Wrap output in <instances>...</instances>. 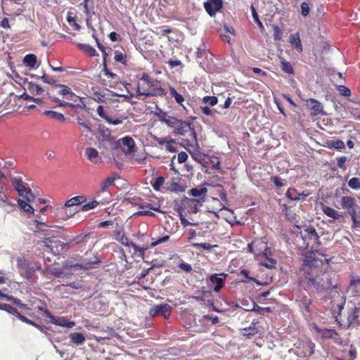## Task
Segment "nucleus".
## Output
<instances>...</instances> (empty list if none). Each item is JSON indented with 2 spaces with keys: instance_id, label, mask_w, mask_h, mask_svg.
Returning <instances> with one entry per match:
<instances>
[{
  "instance_id": "28",
  "label": "nucleus",
  "mask_w": 360,
  "mask_h": 360,
  "mask_svg": "<svg viewBox=\"0 0 360 360\" xmlns=\"http://www.w3.org/2000/svg\"><path fill=\"white\" fill-rule=\"evenodd\" d=\"M12 186L19 195H22V193L25 191V186L21 177H15L12 181Z\"/></svg>"
},
{
  "instance_id": "64",
  "label": "nucleus",
  "mask_w": 360,
  "mask_h": 360,
  "mask_svg": "<svg viewBox=\"0 0 360 360\" xmlns=\"http://www.w3.org/2000/svg\"><path fill=\"white\" fill-rule=\"evenodd\" d=\"M40 79H41L44 83L55 85L56 84V79L53 77H50L47 75L46 74L44 73L42 76L40 77Z\"/></svg>"
},
{
  "instance_id": "32",
  "label": "nucleus",
  "mask_w": 360,
  "mask_h": 360,
  "mask_svg": "<svg viewBox=\"0 0 360 360\" xmlns=\"http://www.w3.org/2000/svg\"><path fill=\"white\" fill-rule=\"evenodd\" d=\"M119 178L120 176L116 173H114L112 176L107 177L101 184V190L103 191H107L109 187L114 184V181Z\"/></svg>"
},
{
  "instance_id": "33",
  "label": "nucleus",
  "mask_w": 360,
  "mask_h": 360,
  "mask_svg": "<svg viewBox=\"0 0 360 360\" xmlns=\"http://www.w3.org/2000/svg\"><path fill=\"white\" fill-rule=\"evenodd\" d=\"M169 91L171 96L175 99V101L180 105H181L187 111V110L183 105V103L184 102V98L183 97V96L179 94L175 89V88L172 86H169Z\"/></svg>"
},
{
  "instance_id": "57",
  "label": "nucleus",
  "mask_w": 360,
  "mask_h": 360,
  "mask_svg": "<svg viewBox=\"0 0 360 360\" xmlns=\"http://www.w3.org/2000/svg\"><path fill=\"white\" fill-rule=\"evenodd\" d=\"M180 120L176 117L169 116L166 117V122L165 123L169 127H174L179 124Z\"/></svg>"
},
{
  "instance_id": "3",
  "label": "nucleus",
  "mask_w": 360,
  "mask_h": 360,
  "mask_svg": "<svg viewBox=\"0 0 360 360\" xmlns=\"http://www.w3.org/2000/svg\"><path fill=\"white\" fill-rule=\"evenodd\" d=\"M149 87L151 89V91H141L139 86H138L137 96L143 95L146 97H150L158 96H164L166 94L165 89L161 86L160 82L158 79H154L150 84Z\"/></svg>"
},
{
  "instance_id": "46",
  "label": "nucleus",
  "mask_w": 360,
  "mask_h": 360,
  "mask_svg": "<svg viewBox=\"0 0 360 360\" xmlns=\"http://www.w3.org/2000/svg\"><path fill=\"white\" fill-rule=\"evenodd\" d=\"M251 11H252V15L255 22L258 25V27L261 31L264 30V27L262 22H261V20H259L258 13L256 11V8H255V6L253 5L251 6Z\"/></svg>"
},
{
  "instance_id": "29",
  "label": "nucleus",
  "mask_w": 360,
  "mask_h": 360,
  "mask_svg": "<svg viewBox=\"0 0 360 360\" xmlns=\"http://www.w3.org/2000/svg\"><path fill=\"white\" fill-rule=\"evenodd\" d=\"M241 307L243 309H244L246 311H254V309H252L253 307L256 306V302L251 298L249 299H243L241 302ZM237 307H240V306L237 304Z\"/></svg>"
},
{
  "instance_id": "12",
  "label": "nucleus",
  "mask_w": 360,
  "mask_h": 360,
  "mask_svg": "<svg viewBox=\"0 0 360 360\" xmlns=\"http://www.w3.org/2000/svg\"><path fill=\"white\" fill-rule=\"evenodd\" d=\"M188 152L191 153L192 158L198 163H200L202 166V171L205 174H212V172L209 170L207 167V165L209 164L208 161L205 160V155L204 153H202L199 151L196 153H192L188 150Z\"/></svg>"
},
{
  "instance_id": "45",
  "label": "nucleus",
  "mask_w": 360,
  "mask_h": 360,
  "mask_svg": "<svg viewBox=\"0 0 360 360\" xmlns=\"http://www.w3.org/2000/svg\"><path fill=\"white\" fill-rule=\"evenodd\" d=\"M44 114L48 116H50L51 118L64 121L65 120V117L63 114L58 112L56 111L47 110L44 112Z\"/></svg>"
},
{
  "instance_id": "22",
  "label": "nucleus",
  "mask_w": 360,
  "mask_h": 360,
  "mask_svg": "<svg viewBox=\"0 0 360 360\" xmlns=\"http://www.w3.org/2000/svg\"><path fill=\"white\" fill-rule=\"evenodd\" d=\"M257 254L260 255L264 250L269 249L267 241L265 237L256 238L253 240Z\"/></svg>"
},
{
  "instance_id": "48",
  "label": "nucleus",
  "mask_w": 360,
  "mask_h": 360,
  "mask_svg": "<svg viewBox=\"0 0 360 360\" xmlns=\"http://www.w3.org/2000/svg\"><path fill=\"white\" fill-rule=\"evenodd\" d=\"M170 191L174 193H183L186 188L181 186L179 183L172 181L170 186L168 188Z\"/></svg>"
},
{
  "instance_id": "21",
  "label": "nucleus",
  "mask_w": 360,
  "mask_h": 360,
  "mask_svg": "<svg viewBox=\"0 0 360 360\" xmlns=\"http://www.w3.org/2000/svg\"><path fill=\"white\" fill-rule=\"evenodd\" d=\"M308 195V193H297V190L292 188H289L285 193L286 198L293 201L304 199L307 197Z\"/></svg>"
},
{
  "instance_id": "10",
  "label": "nucleus",
  "mask_w": 360,
  "mask_h": 360,
  "mask_svg": "<svg viewBox=\"0 0 360 360\" xmlns=\"http://www.w3.org/2000/svg\"><path fill=\"white\" fill-rule=\"evenodd\" d=\"M307 108L311 110V115L313 116L324 115H326L323 111L322 104L315 98H309L306 101Z\"/></svg>"
},
{
  "instance_id": "41",
  "label": "nucleus",
  "mask_w": 360,
  "mask_h": 360,
  "mask_svg": "<svg viewBox=\"0 0 360 360\" xmlns=\"http://www.w3.org/2000/svg\"><path fill=\"white\" fill-rule=\"evenodd\" d=\"M322 335L324 338L335 339L339 334L335 329L325 328L322 330Z\"/></svg>"
},
{
  "instance_id": "58",
  "label": "nucleus",
  "mask_w": 360,
  "mask_h": 360,
  "mask_svg": "<svg viewBox=\"0 0 360 360\" xmlns=\"http://www.w3.org/2000/svg\"><path fill=\"white\" fill-rule=\"evenodd\" d=\"M315 344L309 340V341H307L305 344V349L308 352V355L309 356H312L314 352H315Z\"/></svg>"
},
{
  "instance_id": "38",
  "label": "nucleus",
  "mask_w": 360,
  "mask_h": 360,
  "mask_svg": "<svg viewBox=\"0 0 360 360\" xmlns=\"http://www.w3.org/2000/svg\"><path fill=\"white\" fill-rule=\"evenodd\" d=\"M191 246L192 248H196V249L202 248V249H203L205 250H207V251L211 250L214 248H217L218 247L217 245H211V244L207 243H192L191 244Z\"/></svg>"
},
{
  "instance_id": "17",
  "label": "nucleus",
  "mask_w": 360,
  "mask_h": 360,
  "mask_svg": "<svg viewBox=\"0 0 360 360\" xmlns=\"http://www.w3.org/2000/svg\"><path fill=\"white\" fill-rule=\"evenodd\" d=\"M262 253L263 256L269 261V262L271 263V264H268L266 262H260L259 264L268 269H276L277 261L275 259L271 257L272 253L269 248L267 249V250H264Z\"/></svg>"
},
{
  "instance_id": "40",
  "label": "nucleus",
  "mask_w": 360,
  "mask_h": 360,
  "mask_svg": "<svg viewBox=\"0 0 360 360\" xmlns=\"http://www.w3.org/2000/svg\"><path fill=\"white\" fill-rule=\"evenodd\" d=\"M130 245H131V248H133L134 252H138L139 257H141L142 259H143V257H144L146 250H147L148 248H150V245L149 246H146V245L139 246V245H137L136 244H135L134 243H130Z\"/></svg>"
},
{
  "instance_id": "47",
  "label": "nucleus",
  "mask_w": 360,
  "mask_h": 360,
  "mask_svg": "<svg viewBox=\"0 0 360 360\" xmlns=\"http://www.w3.org/2000/svg\"><path fill=\"white\" fill-rule=\"evenodd\" d=\"M202 102L213 107L217 104L218 98L215 96H205L202 98Z\"/></svg>"
},
{
  "instance_id": "49",
  "label": "nucleus",
  "mask_w": 360,
  "mask_h": 360,
  "mask_svg": "<svg viewBox=\"0 0 360 360\" xmlns=\"http://www.w3.org/2000/svg\"><path fill=\"white\" fill-rule=\"evenodd\" d=\"M103 72L105 76L108 77L109 78H110L112 79H118V76L115 73H113L108 70V68L107 67L106 60L105 58L103 60Z\"/></svg>"
},
{
  "instance_id": "26",
  "label": "nucleus",
  "mask_w": 360,
  "mask_h": 360,
  "mask_svg": "<svg viewBox=\"0 0 360 360\" xmlns=\"http://www.w3.org/2000/svg\"><path fill=\"white\" fill-rule=\"evenodd\" d=\"M69 338L73 344L78 346L82 345L86 340L85 335L82 333H70Z\"/></svg>"
},
{
  "instance_id": "63",
  "label": "nucleus",
  "mask_w": 360,
  "mask_h": 360,
  "mask_svg": "<svg viewBox=\"0 0 360 360\" xmlns=\"http://www.w3.org/2000/svg\"><path fill=\"white\" fill-rule=\"evenodd\" d=\"M126 58H127V56H126L125 54H123L122 53L117 51L115 53V56L114 57V60L116 62L121 63L125 65L126 63H127Z\"/></svg>"
},
{
  "instance_id": "59",
  "label": "nucleus",
  "mask_w": 360,
  "mask_h": 360,
  "mask_svg": "<svg viewBox=\"0 0 360 360\" xmlns=\"http://www.w3.org/2000/svg\"><path fill=\"white\" fill-rule=\"evenodd\" d=\"M169 235H166V236H164L162 237H160L157 240L153 242L150 243V248H155L156 247L157 245L162 243H165L167 241H168L169 240Z\"/></svg>"
},
{
  "instance_id": "5",
  "label": "nucleus",
  "mask_w": 360,
  "mask_h": 360,
  "mask_svg": "<svg viewBox=\"0 0 360 360\" xmlns=\"http://www.w3.org/2000/svg\"><path fill=\"white\" fill-rule=\"evenodd\" d=\"M335 320L338 322L340 327H343L344 328L347 329L360 326L359 311L356 307L352 308L348 311L347 323L345 325L341 323L338 316H336Z\"/></svg>"
},
{
  "instance_id": "15",
  "label": "nucleus",
  "mask_w": 360,
  "mask_h": 360,
  "mask_svg": "<svg viewBox=\"0 0 360 360\" xmlns=\"http://www.w3.org/2000/svg\"><path fill=\"white\" fill-rule=\"evenodd\" d=\"M289 42L292 47L297 52L301 53L302 51L303 48L299 32L290 34L289 37Z\"/></svg>"
},
{
  "instance_id": "4",
  "label": "nucleus",
  "mask_w": 360,
  "mask_h": 360,
  "mask_svg": "<svg viewBox=\"0 0 360 360\" xmlns=\"http://www.w3.org/2000/svg\"><path fill=\"white\" fill-rule=\"evenodd\" d=\"M176 125L177 127L174 132L175 135L186 136L189 133L194 139L195 144H198L195 130L190 122L180 120Z\"/></svg>"
},
{
  "instance_id": "62",
  "label": "nucleus",
  "mask_w": 360,
  "mask_h": 360,
  "mask_svg": "<svg viewBox=\"0 0 360 360\" xmlns=\"http://www.w3.org/2000/svg\"><path fill=\"white\" fill-rule=\"evenodd\" d=\"M312 303V301L311 299L307 298V297H304L302 300V304L303 307L304 308L305 311L307 312H311V304Z\"/></svg>"
},
{
  "instance_id": "43",
  "label": "nucleus",
  "mask_w": 360,
  "mask_h": 360,
  "mask_svg": "<svg viewBox=\"0 0 360 360\" xmlns=\"http://www.w3.org/2000/svg\"><path fill=\"white\" fill-rule=\"evenodd\" d=\"M87 238H89V234H79L75 237H74L72 239L69 240V244L72 245V247L85 241Z\"/></svg>"
},
{
  "instance_id": "55",
  "label": "nucleus",
  "mask_w": 360,
  "mask_h": 360,
  "mask_svg": "<svg viewBox=\"0 0 360 360\" xmlns=\"http://www.w3.org/2000/svg\"><path fill=\"white\" fill-rule=\"evenodd\" d=\"M98 204L99 202L97 200H92L83 205L81 207V210L84 212H86L95 208Z\"/></svg>"
},
{
  "instance_id": "25",
  "label": "nucleus",
  "mask_w": 360,
  "mask_h": 360,
  "mask_svg": "<svg viewBox=\"0 0 360 360\" xmlns=\"http://www.w3.org/2000/svg\"><path fill=\"white\" fill-rule=\"evenodd\" d=\"M24 84L30 93L35 92L37 94L40 95L44 92V89L39 85L28 82L27 79H25Z\"/></svg>"
},
{
  "instance_id": "16",
  "label": "nucleus",
  "mask_w": 360,
  "mask_h": 360,
  "mask_svg": "<svg viewBox=\"0 0 360 360\" xmlns=\"http://www.w3.org/2000/svg\"><path fill=\"white\" fill-rule=\"evenodd\" d=\"M2 311H5L8 314L13 315V316L16 317L19 321L23 323L27 318L25 316L21 314L16 308L12 307L8 304H4Z\"/></svg>"
},
{
  "instance_id": "61",
  "label": "nucleus",
  "mask_w": 360,
  "mask_h": 360,
  "mask_svg": "<svg viewBox=\"0 0 360 360\" xmlns=\"http://www.w3.org/2000/svg\"><path fill=\"white\" fill-rule=\"evenodd\" d=\"M337 89L340 92V95L343 96L347 97L351 95L350 89L344 85L338 86Z\"/></svg>"
},
{
  "instance_id": "13",
  "label": "nucleus",
  "mask_w": 360,
  "mask_h": 360,
  "mask_svg": "<svg viewBox=\"0 0 360 360\" xmlns=\"http://www.w3.org/2000/svg\"><path fill=\"white\" fill-rule=\"evenodd\" d=\"M306 278L308 280V286L314 287L317 293L328 292L329 290V288L325 287L323 283H322V279L317 281L310 275L307 276Z\"/></svg>"
},
{
  "instance_id": "35",
  "label": "nucleus",
  "mask_w": 360,
  "mask_h": 360,
  "mask_svg": "<svg viewBox=\"0 0 360 360\" xmlns=\"http://www.w3.org/2000/svg\"><path fill=\"white\" fill-rule=\"evenodd\" d=\"M323 212L326 216H328L332 219H339V217L340 216L339 212L337 210H335V209H333L329 206L323 207Z\"/></svg>"
},
{
  "instance_id": "2",
  "label": "nucleus",
  "mask_w": 360,
  "mask_h": 360,
  "mask_svg": "<svg viewBox=\"0 0 360 360\" xmlns=\"http://www.w3.org/2000/svg\"><path fill=\"white\" fill-rule=\"evenodd\" d=\"M300 234L306 248H309L310 240H313L315 243H319L320 237L316 229L311 225L306 226L304 231H300Z\"/></svg>"
},
{
  "instance_id": "37",
  "label": "nucleus",
  "mask_w": 360,
  "mask_h": 360,
  "mask_svg": "<svg viewBox=\"0 0 360 360\" xmlns=\"http://www.w3.org/2000/svg\"><path fill=\"white\" fill-rule=\"evenodd\" d=\"M24 323H27L29 325H31V326L37 328L44 335L48 333V331L49 330V328H50L49 327L44 326V325H39V324L37 323L36 322L29 319L28 318H26Z\"/></svg>"
},
{
  "instance_id": "11",
  "label": "nucleus",
  "mask_w": 360,
  "mask_h": 360,
  "mask_svg": "<svg viewBox=\"0 0 360 360\" xmlns=\"http://www.w3.org/2000/svg\"><path fill=\"white\" fill-rule=\"evenodd\" d=\"M172 309V307L169 304L167 303H162L158 305L153 306L149 311V314L150 316L154 317L157 316H162L165 318H168L169 314L167 313Z\"/></svg>"
},
{
  "instance_id": "23",
  "label": "nucleus",
  "mask_w": 360,
  "mask_h": 360,
  "mask_svg": "<svg viewBox=\"0 0 360 360\" xmlns=\"http://www.w3.org/2000/svg\"><path fill=\"white\" fill-rule=\"evenodd\" d=\"M207 192V188L205 186V185H202L200 187H195L193 188H191L188 193L191 196L197 198L199 197V199L203 198L205 200V194Z\"/></svg>"
},
{
  "instance_id": "36",
  "label": "nucleus",
  "mask_w": 360,
  "mask_h": 360,
  "mask_svg": "<svg viewBox=\"0 0 360 360\" xmlns=\"http://www.w3.org/2000/svg\"><path fill=\"white\" fill-rule=\"evenodd\" d=\"M6 205L10 206L11 208H13L15 207V203L11 202L8 200V198L6 195V193L1 191H0V206L5 207Z\"/></svg>"
},
{
  "instance_id": "31",
  "label": "nucleus",
  "mask_w": 360,
  "mask_h": 360,
  "mask_svg": "<svg viewBox=\"0 0 360 360\" xmlns=\"http://www.w3.org/2000/svg\"><path fill=\"white\" fill-rule=\"evenodd\" d=\"M341 205L343 209L350 210V208L355 207V199L351 196H342Z\"/></svg>"
},
{
  "instance_id": "9",
  "label": "nucleus",
  "mask_w": 360,
  "mask_h": 360,
  "mask_svg": "<svg viewBox=\"0 0 360 360\" xmlns=\"http://www.w3.org/2000/svg\"><path fill=\"white\" fill-rule=\"evenodd\" d=\"M223 6L222 0H208L204 3V8L210 16H214Z\"/></svg>"
},
{
  "instance_id": "51",
  "label": "nucleus",
  "mask_w": 360,
  "mask_h": 360,
  "mask_svg": "<svg viewBox=\"0 0 360 360\" xmlns=\"http://www.w3.org/2000/svg\"><path fill=\"white\" fill-rule=\"evenodd\" d=\"M164 182L165 178L162 176H159L155 178V181L152 184V187L155 191H158Z\"/></svg>"
},
{
  "instance_id": "52",
  "label": "nucleus",
  "mask_w": 360,
  "mask_h": 360,
  "mask_svg": "<svg viewBox=\"0 0 360 360\" xmlns=\"http://www.w3.org/2000/svg\"><path fill=\"white\" fill-rule=\"evenodd\" d=\"M34 222L37 224L35 232H46L47 231L46 229L41 228V227H39V226H41L44 227H52L51 226L47 225L42 220H40L39 218L34 219Z\"/></svg>"
},
{
  "instance_id": "20",
  "label": "nucleus",
  "mask_w": 360,
  "mask_h": 360,
  "mask_svg": "<svg viewBox=\"0 0 360 360\" xmlns=\"http://www.w3.org/2000/svg\"><path fill=\"white\" fill-rule=\"evenodd\" d=\"M121 141L122 144L127 147V150L122 149V151L125 154H131L134 153L135 149V142L134 139L130 136H124L122 139H121Z\"/></svg>"
},
{
  "instance_id": "30",
  "label": "nucleus",
  "mask_w": 360,
  "mask_h": 360,
  "mask_svg": "<svg viewBox=\"0 0 360 360\" xmlns=\"http://www.w3.org/2000/svg\"><path fill=\"white\" fill-rule=\"evenodd\" d=\"M255 324L256 323L252 321L248 327L245 328L243 329L245 332L243 333V335L250 339L253 335H256L259 332V330L255 326Z\"/></svg>"
},
{
  "instance_id": "56",
  "label": "nucleus",
  "mask_w": 360,
  "mask_h": 360,
  "mask_svg": "<svg viewBox=\"0 0 360 360\" xmlns=\"http://www.w3.org/2000/svg\"><path fill=\"white\" fill-rule=\"evenodd\" d=\"M55 86H57V87H60V90L58 92L59 94H60L62 96H64L65 97L71 91V89L70 87H68V86L65 85V84H56Z\"/></svg>"
},
{
  "instance_id": "53",
  "label": "nucleus",
  "mask_w": 360,
  "mask_h": 360,
  "mask_svg": "<svg viewBox=\"0 0 360 360\" xmlns=\"http://www.w3.org/2000/svg\"><path fill=\"white\" fill-rule=\"evenodd\" d=\"M22 195L20 196L25 198L28 202H31L34 200V195L30 188H25V191L22 192Z\"/></svg>"
},
{
  "instance_id": "6",
  "label": "nucleus",
  "mask_w": 360,
  "mask_h": 360,
  "mask_svg": "<svg viewBox=\"0 0 360 360\" xmlns=\"http://www.w3.org/2000/svg\"><path fill=\"white\" fill-rule=\"evenodd\" d=\"M17 266L21 276L27 280L32 278L35 269L34 266H30L24 259L20 257L17 259Z\"/></svg>"
},
{
  "instance_id": "18",
  "label": "nucleus",
  "mask_w": 360,
  "mask_h": 360,
  "mask_svg": "<svg viewBox=\"0 0 360 360\" xmlns=\"http://www.w3.org/2000/svg\"><path fill=\"white\" fill-rule=\"evenodd\" d=\"M85 155L88 160H89L94 163L97 164L100 163L102 161L101 158H100L98 155V150L93 147H89L86 148Z\"/></svg>"
},
{
  "instance_id": "27",
  "label": "nucleus",
  "mask_w": 360,
  "mask_h": 360,
  "mask_svg": "<svg viewBox=\"0 0 360 360\" xmlns=\"http://www.w3.org/2000/svg\"><path fill=\"white\" fill-rule=\"evenodd\" d=\"M77 46L80 50L90 56H96L98 55L96 50L89 44L78 43Z\"/></svg>"
},
{
  "instance_id": "60",
  "label": "nucleus",
  "mask_w": 360,
  "mask_h": 360,
  "mask_svg": "<svg viewBox=\"0 0 360 360\" xmlns=\"http://www.w3.org/2000/svg\"><path fill=\"white\" fill-rule=\"evenodd\" d=\"M210 163L212 164V169L217 170V172L221 171V162L217 157H213V158L210 160Z\"/></svg>"
},
{
  "instance_id": "39",
  "label": "nucleus",
  "mask_w": 360,
  "mask_h": 360,
  "mask_svg": "<svg viewBox=\"0 0 360 360\" xmlns=\"http://www.w3.org/2000/svg\"><path fill=\"white\" fill-rule=\"evenodd\" d=\"M18 205L19 207L24 210L26 212H30L34 213V208L32 206H31L27 201H25L20 198H19L18 200Z\"/></svg>"
},
{
  "instance_id": "1",
  "label": "nucleus",
  "mask_w": 360,
  "mask_h": 360,
  "mask_svg": "<svg viewBox=\"0 0 360 360\" xmlns=\"http://www.w3.org/2000/svg\"><path fill=\"white\" fill-rule=\"evenodd\" d=\"M40 304L37 307V311L41 312L43 315L50 319V322L56 326L72 328L75 326V322L68 321L63 316H56L53 315L47 309L45 302L39 301Z\"/></svg>"
},
{
  "instance_id": "7",
  "label": "nucleus",
  "mask_w": 360,
  "mask_h": 360,
  "mask_svg": "<svg viewBox=\"0 0 360 360\" xmlns=\"http://www.w3.org/2000/svg\"><path fill=\"white\" fill-rule=\"evenodd\" d=\"M204 201L203 198L201 199H193V198H188L186 196H184L181 200H175L174 201V210L178 213L181 214L183 213V211L186 207H188L190 206V204H193L195 202H201Z\"/></svg>"
},
{
  "instance_id": "8",
  "label": "nucleus",
  "mask_w": 360,
  "mask_h": 360,
  "mask_svg": "<svg viewBox=\"0 0 360 360\" xmlns=\"http://www.w3.org/2000/svg\"><path fill=\"white\" fill-rule=\"evenodd\" d=\"M227 276L225 273L213 274L207 278V282H210L215 285L214 291L219 292L224 287Z\"/></svg>"
},
{
  "instance_id": "19",
  "label": "nucleus",
  "mask_w": 360,
  "mask_h": 360,
  "mask_svg": "<svg viewBox=\"0 0 360 360\" xmlns=\"http://www.w3.org/2000/svg\"><path fill=\"white\" fill-rule=\"evenodd\" d=\"M86 200L84 195H77L68 200L62 207V210L65 207H74L79 205Z\"/></svg>"
},
{
  "instance_id": "54",
  "label": "nucleus",
  "mask_w": 360,
  "mask_h": 360,
  "mask_svg": "<svg viewBox=\"0 0 360 360\" xmlns=\"http://www.w3.org/2000/svg\"><path fill=\"white\" fill-rule=\"evenodd\" d=\"M273 30H274V39L275 41H281L283 35V30L276 25H273Z\"/></svg>"
},
{
  "instance_id": "34",
  "label": "nucleus",
  "mask_w": 360,
  "mask_h": 360,
  "mask_svg": "<svg viewBox=\"0 0 360 360\" xmlns=\"http://www.w3.org/2000/svg\"><path fill=\"white\" fill-rule=\"evenodd\" d=\"M316 262V259L314 255V253L312 252H307L304 255V260L303 264L305 266L311 267L315 265V263Z\"/></svg>"
},
{
  "instance_id": "42",
  "label": "nucleus",
  "mask_w": 360,
  "mask_h": 360,
  "mask_svg": "<svg viewBox=\"0 0 360 360\" xmlns=\"http://www.w3.org/2000/svg\"><path fill=\"white\" fill-rule=\"evenodd\" d=\"M281 66L282 70L289 75H293L295 73L294 68L292 64L285 60L281 61Z\"/></svg>"
},
{
  "instance_id": "44",
  "label": "nucleus",
  "mask_w": 360,
  "mask_h": 360,
  "mask_svg": "<svg viewBox=\"0 0 360 360\" xmlns=\"http://www.w3.org/2000/svg\"><path fill=\"white\" fill-rule=\"evenodd\" d=\"M345 143L340 139L331 140L328 142V147L341 150L345 148Z\"/></svg>"
},
{
  "instance_id": "24",
  "label": "nucleus",
  "mask_w": 360,
  "mask_h": 360,
  "mask_svg": "<svg viewBox=\"0 0 360 360\" xmlns=\"http://www.w3.org/2000/svg\"><path fill=\"white\" fill-rule=\"evenodd\" d=\"M22 62L26 67L29 68L30 70H33L36 68L37 58L36 55L29 53L25 56Z\"/></svg>"
},
{
  "instance_id": "14",
  "label": "nucleus",
  "mask_w": 360,
  "mask_h": 360,
  "mask_svg": "<svg viewBox=\"0 0 360 360\" xmlns=\"http://www.w3.org/2000/svg\"><path fill=\"white\" fill-rule=\"evenodd\" d=\"M101 135L104 141L109 142L112 150H117L120 146V141H116L111 136V131L108 128L102 129Z\"/></svg>"
},
{
  "instance_id": "50",
  "label": "nucleus",
  "mask_w": 360,
  "mask_h": 360,
  "mask_svg": "<svg viewBox=\"0 0 360 360\" xmlns=\"http://www.w3.org/2000/svg\"><path fill=\"white\" fill-rule=\"evenodd\" d=\"M348 186L353 190H359L360 188V179L357 177H352L348 181Z\"/></svg>"
}]
</instances>
